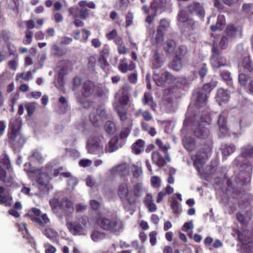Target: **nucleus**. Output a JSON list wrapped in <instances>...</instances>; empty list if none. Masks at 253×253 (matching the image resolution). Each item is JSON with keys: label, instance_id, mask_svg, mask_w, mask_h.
Listing matches in <instances>:
<instances>
[{"label": "nucleus", "instance_id": "1", "mask_svg": "<svg viewBox=\"0 0 253 253\" xmlns=\"http://www.w3.org/2000/svg\"><path fill=\"white\" fill-rule=\"evenodd\" d=\"M250 158L253 159V146L248 144L241 148L240 155L236 157L233 162L234 165L241 169L238 177L241 178L243 183L250 180L253 170L252 165L247 160Z\"/></svg>", "mask_w": 253, "mask_h": 253}, {"label": "nucleus", "instance_id": "2", "mask_svg": "<svg viewBox=\"0 0 253 253\" xmlns=\"http://www.w3.org/2000/svg\"><path fill=\"white\" fill-rule=\"evenodd\" d=\"M130 88L129 85L125 84L123 86L121 89L116 93L115 95L116 100H119V102H116L114 104V107L118 113L121 121L123 123L130 122V120L127 116L126 113L127 107L131 105L128 96Z\"/></svg>", "mask_w": 253, "mask_h": 253}, {"label": "nucleus", "instance_id": "3", "mask_svg": "<svg viewBox=\"0 0 253 253\" xmlns=\"http://www.w3.org/2000/svg\"><path fill=\"white\" fill-rule=\"evenodd\" d=\"M49 204L53 212H57L58 208L65 214L68 215L74 211V203L66 197L64 193L59 192L49 201Z\"/></svg>", "mask_w": 253, "mask_h": 253}, {"label": "nucleus", "instance_id": "4", "mask_svg": "<svg viewBox=\"0 0 253 253\" xmlns=\"http://www.w3.org/2000/svg\"><path fill=\"white\" fill-rule=\"evenodd\" d=\"M97 224L102 229L110 233H117L123 231L124 224L122 220L118 217L111 219L100 217L96 221Z\"/></svg>", "mask_w": 253, "mask_h": 253}, {"label": "nucleus", "instance_id": "5", "mask_svg": "<svg viewBox=\"0 0 253 253\" xmlns=\"http://www.w3.org/2000/svg\"><path fill=\"white\" fill-rule=\"evenodd\" d=\"M124 209L130 211L135 206V200L131 193H129L128 186L126 184L123 183L120 185L118 192Z\"/></svg>", "mask_w": 253, "mask_h": 253}, {"label": "nucleus", "instance_id": "6", "mask_svg": "<svg viewBox=\"0 0 253 253\" xmlns=\"http://www.w3.org/2000/svg\"><path fill=\"white\" fill-rule=\"evenodd\" d=\"M101 136H93L87 140L86 149L87 152L91 154L101 157L104 153V146L102 142Z\"/></svg>", "mask_w": 253, "mask_h": 253}, {"label": "nucleus", "instance_id": "7", "mask_svg": "<svg viewBox=\"0 0 253 253\" xmlns=\"http://www.w3.org/2000/svg\"><path fill=\"white\" fill-rule=\"evenodd\" d=\"M212 55L210 58L211 63L214 68H218L226 65V60L225 58L220 56L221 52L218 47L217 43L213 42L211 49Z\"/></svg>", "mask_w": 253, "mask_h": 253}, {"label": "nucleus", "instance_id": "8", "mask_svg": "<svg viewBox=\"0 0 253 253\" xmlns=\"http://www.w3.org/2000/svg\"><path fill=\"white\" fill-rule=\"evenodd\" d=\"M208 125L206 122H195L192 126V130L194 134L200 139H207L210 136V131L206 126Z\"/></svg>", "mask_w": 253, "mask_h": 253}, {"label": "nucleus", "instance_id": "9", "mask_svg": "<svg viewBox=\"0 0 253 253\" xmlns=\"http://www.w3.org/2000/svg\"><path fill=\"white\" fill-rule=\"evenodd\" d=\"M153 79L156 84L160 86H164L166 84H172L177 80L176 77L168 71L165 72L161 76L154 73Z\"/></svg>", "mask_w": 253, "mask_h": 253}, {"label": "nucleus", "instance_id": "10", "mask_svg": "<svg viewBox=\"0 0 253 253\" xmlns=\"http://www.w3.org/2000/svg\"><path fill=\"white\" fill-rule=\"evenodd\" d=\"M177 20L179 22L183 23L185 28H187V32L191 33V31L196 29V23L189 16L184 10H181L177 16Z\"/></svg>", "mask_w": 253, "mask_h": 253}, {"label": "nucleus", "instance_id": "11", "mask_svg": "<svg viewBox=\"0 0 253 253\" xmlns=\"http://www.w3.org/2000/svg\"><path fill=\"white\" fill-rule=\"evenodd\" d=\"M11 170L10 160L6 154H3L0 157V179L5 181L6 170L10 172Z\"/></svg>", "mask_w": 253, "mask_h": 253}, {"label": "nucleus", "instance_id": "12", "mask_svg": "<svg viewBox=\"0 0 253 253\" xmlns=\"http://www.w3.org/2000/svg\"><path fill=\"white\" fill-rule=\"evenodd\" d=\"M49 175L44 172H40L37 175V180L38 183L40 184L39 189L42 193L48 192L50 189L52 188V186L49 183Z\"/></svg>", "mask_w": 253, "mask_h": 253}, {"label": "nucleus", "instance_id": "13", "mask_svg": "<svg viewBox=\"0 0 253 253\" xmlns=\"http://www.w3.org/2000/svg\"><path fill=\"white\" fill-rule=\"evenodd\" d=\"M202 154L198 153L194 161V165L196 166L198 170L200 171L202 165L205 163L208 157V154L211 151V144L206 145L203 148Z\"/></svg>", "mask_w": 253, "mask_h": 253}, {"label": "nucleus", "instance_id": "14", "mask_svg": "<svg viewBox=\"0 0 253 253\" xmlns=\"http://www.w3.org/2000/svg\"><path fill=\"white\" fill-rule=\"evenodd\" d=\"M33 220L42 226H45L50 222V219L47 214H41V211L36 208H33Z\"/></svg>", "mask_w": 253, "mask_h": 253}, {"label": "nucleus", "instance_id": "15", "mask_svg": "<svg viewBox=\"0 0 253 253\" xmlns=\"http://www.w3.org/2000/svg\"><path fill=\"white\" fill-rule=\"evenodd\" d=\"M187 8L189 12L192 14L196 15L201 18L205 16V11L204 6L199 2H193L189 4Z\"/></svg>", "mask_w": 253, "mask_h": 253}, {"label": "nucleus", "instance_id": "16", "mask_svg": "<svg viewBox=\"0 0 253 253\" xmlns=\"http://www.w3.org/2000/svg\"><path fill=\"white\" fill-rule=\"evenodd\" d=\"M237 238L239 241L244 245L251 243L253 240L251 232L244 228L242 231L237 230Z\"/></svg>", "mask_w": 253, "mask_h": 253}, {"label": "nucleus", "instance_id": "17", "mask_svg": "<svg viewBox=\"0 0 253 253\" xmlns=\"http://www.w3.org/2000/svg\"><path fill=\"white\" fill-rule=\"evenodd\" d=\"M67 225L70 232L74 235H85L86 231L81 224L77 222H67Z\"/></svg>", "mask_w": 253, "mask_h": 253}, {"label": "nucleus", "instance_id": "18", "mask_svg": "<svg viewBox=\"0 0 253 253\" xmlns=\"http://www.w3.org/2000/svg\"><path fill=\"white\" fill-rule=\"evenodd\" d=\"M242 29L241 27L230 25L227 26L224 35L231 40L242 34Z\"/></svg>", "mask_w": 253, "mask_h": 253}, {"label": "nucleus", "instance_id": "19", "mask_svg": "<svg viewBox=\"0 0 253 253\" xmlns=\"http://www.w3.org/2000/svg\"><path fill=\"white\" fill-rule=\"evenodd\" d=\"M9 138L10 143L16 147H21L25 142V138L19 132L10 133Z\"/></svg>", "mask_w": 253, "mask_h": 253}, {"label": "nucleus", "instance_id": "20", "mask_svg": "<svg viewBox=\"0 0 253 253\" xmlns=\"http://www.w3.org/2000/svg\"><path fill=\"white\" fill-rule=\"evenodd\" d=\"M95 85L90 81L85 82L82 86L81 93L85 98L89 97L92 95L94 91Z\"/></svg>", "mask_w": 253, "mask_h": 253}, {"label": "nucleus", "instance_id": "21", "mask_svg": "<svg viewBox=\"0 0 253 253\" xmlns=\"http://www.w3.org/2000/svg\"><path fill=\"white\" fill-rule=\"evenodd\" d=\"M21 126L22 120L20 117L12 118L9 122L8 135L10 133L19 132Z\"/></svg>", "mask_w": 253, "mask_h": 253}, {"label": "nucleus", "instance_id": "22", "mask_svg": "<svg viewBox=\"0 0 253 253\" xmlns=\"http://www.w3.org/2000/svg\"><path fill=\"white\" fill-rule=\"evenodd\" d=\"M121 146L118 144V138L116 137L112 138L105 147L106 153H112L118 150Z\"/></svg>", "mask_w": 253, "mask_h": 253}, {"label": "nucleus", "instance_id": "23", "mask_svg": "<svg viewBox=\"0 0 253 253\" xmlns=\"http://www.w3.org/2000/svg\"><path fill=\"white\" fill-rule=\"evenodd\" d=\"M194 97L196 99V104L200 107H202L207 104L208 95L205 93L198 90Z\"/></svg>", "mask_w": 253, "mask_h": 253}, {"label": "nucleus", "instance_id": "24", "mask_svg": "<svg viewBox=\"0 0 253 253\" xmlns=\"http://www.w3.org/2000/svg\"><path fill=\"white\" fill-rule=\"evenodd\" d=\"M230 95L227 90L220 88L217 90L216 95L217 101H219L220 104L221 102L226 103L228 102Z\"/></svg>", "mask_w": 253, "mask_h": 253}, {"label": "nucleus", "instance_id": "25", "mask_svg": "<svg viewBox=\"0 0 253 253\" xmlns=\"http://www.w3.org/2000/svg\"><path fill=\"white\" fill-rule=\"evenodd\" d=\"M184 147L189 151H192L195 148V142L191 136H185L182 139Z\"/></svg>", "mask_w": 253, "mask_h": 253}, {"label": "nucleus", "instance_id": "26", "mask_svg": "<svg viewBox=\"0 0 253 253\" xmlns=\"http://www.w3.org/2000/svg\"><path fill=\"white\" fill-rule=\"evenodd\" d=\"M5 188L0 186V204L8 206L10 204L12 197L9 194H4Z\"/></svg>", "mask_w": 253, "mask_h": 253}, {"label": "nucleus", "instance_id": "27", "mask_svg": "<svg viewBox=\"0 0 253 253\" xmlns=\"http://www.w3.org/2000/svg\"><path fill=\"white\" fill-rule=\"evenodd\" d=\"M143 193V184L141 182L134 184L133 186V194L135 200V204L137 201V198L142 196Z\"/></svg>", "mask_w": 253, "mask_h": 253}, {"label": "nucleus", "instance_id": "28", "mask_svg": "<svg viewBox=\"0 0 253 253\" xmlns=\"http://www.w3.org/2000/svg\"><path fill=\"white\" fill-rule=\"evenodd\" d=\"M152 158L153 163L159 167H162L165 165V159L159 152H153L152 155Z\"/></svg>", "mask_w": 253, "mask_h": 253}, {"label": "nucleus", "instance_id": "29", "mask_svg": "<svg viewBox=\"0 0 253 253\" xmlns=\"http://www.w3.org/2000/svg\"><path fill=\"white\" fill-rule=\"evenodd\" d=\"M167 0H153L151 3V8L157 12L159 9H162L166 6Z\"/></svg>", "mask_w": 253, "mask_h": 253}, {"label": "nucleus", "instance_id": "30", "mask_svg": "<svg viewBox=\"0 0 253 253\" xmlns=\"http://www.w3.org/2000/svg\"><path fill=\"white\" fill-rule=\"evenodd\" d=\"M217 123L219 126L220 132L222 134L226 133L228 129L226 125V118L225 116L223 114L219 115L217 120Z\"/></svg>", "mask_w": 253, "mask_h": 253}, {"label": "nucleus", "instance_id": "31", "mask_svg": "<svg viewBox=\"0 0 253 253\" xmlns=\"http://www.w3.org/2000/svg\"><path fill=\"white\" fill-rule=\"evenodd\" d=\"M117 173L121 176H126L129 174L130 169L129 166L126 163L118 165L116 167Z\"/></svg>", "mask_w": 253, "mask_h": 253}, {"label": "nucleus", "instance_id": "32", "mask_svg": "<svg viewBox=\"0 0 253 253\" xmlns=\"http://www.w3.org/2000/svg\"><path fill=\"white\" fill-rule=\"evenodd\" d=\"M236 149L233 144H223L221 146L220 150L224 156L227 157L232 154Z\"/></svg>", "mask_w": 253, "mask_h": 253}, {"label": "nucleus", "instance_id": "33", "mask_svg": "<svg viewBox=\"0 0 253 253\" xmlns=\"http://www.w3.org/2000/svg\"><path fill=\"white\" fill-rule=\"evenodd\" d=\"M225 24V19L223 15H219L217 17V22L215 25L211 26V29L212 31H215L217 29H221L222 27Z\"/></svg>", "mask_w": 253, "mask_h": 253}, {"label": "nucleus", "instance_id": "34", "mask_svg": "<svg viewBox=\"0 0 253 253\" xmlns=\"http://www.w3.org/2000/svg\"><path fill=\"white\" fill-rule=\"evenodd\" d=\"M26 25L28 29L25 32L26 38L24 39L23 42L24 44H27L30 43L32 41V36L30 32V30L32 29V20H28L27 22Z\"/></svg>", "mask_w": 253, "mask_h": 253}, {"label": "nucleus", "instance_id": "35", "mask_svg": "<svg viewBox=\"0 0 253 253\" xmlns=\"http://www.w3.org/2000/svg\"><path fill=\"white\" fill-rule=\"evenodd\" d=\"M144 148V142L141 139H138L132 145L133 151L136 154L142 152Z\"/></svg>", "mask_w": 253, "mask_h": 253}, {"label": "nucleus", "instance_id": "36", "mask_svg": "<svg viewBox=\"0 0 253 253\" xmlns=\"http://www.w3.org/2000/svg\"><path fill=\"white\" fill-rule=\"evenodd\" d=\"M142 102L145 105H149L153 110H155L156 104L153 102V97L150 93H145L142 99Z\"/></svg>", "mask_w": 253, "mask_h": 253}, {"label": "nucleus", "instance_id": "37", "mask_svg": "<svg viewBox=\"0 0 253 253\" xmlns=\"http://www.w3.org/2000/svg\"><path fill=\"white\" fill-rule=\"evenodd\" d=\"M19 230L22 232L23 237L28 243H31V235L28 230L25 223H21L19 225Z\"/></svg>", "mask_w": 253, "mask_h": 253}, {"label": "nucleus", "instance_id": "38", "mask_svg": "<svg viewBox=\"0 0 253 253\" xmlns=\"http://www.w3.org/2000/svg\"><path fill=\"white\" fill-rule=\"evenodd\" d=\"M24 108L26 109L28 116L30 117L32 115V106L30 103L27 102H24L19 106L18 111L19 115H22L23 114Z\"/></svg>", "mask_w": 253, "mask_h": 253}, {"label": "nucleus", "instance_id": "39", "mask_svg": "<svg viewBox=\"0 0 253 253\" xmlns=\"http://www.w3.org/2000/svg\"><path fill=\"white\" fill-rule=\"evenodd\" d=\"M175 46V42L173 40H169L165 42L164 45V49L167 52L171 53L174 51Z\"/></svg>", "mask_w": 253, "mask_h": 253}, {"label": "nucleus", "instance_id": "40", "mask_svg": "<svg viewBox=\"0 0 253 253\" xmlns=\"http://www.w3.org/2000/svg\"><path fill=\"white\" fill-rule=\"evenodd\" d=\"M89 119L92 124L95 126H98L102 124L100 116L96 111L90 114Z\"/></svg>", "mask_w": 253, "mask_h": 253}, {"label": "nucleus", "instance_id": "41", "mask_svg": "<svg viewBox=\"0 0 253 253\" xmlns=\"http://www.w3.org/2000/svg\"><path fill=\"white\" fill-rule=\"evenodd\" d=\"M106 236L104 232L95 230L93 231L91 234V238L94 242H97L105 238Z\"/></svg>", "mask_w": 253, "mask_h": 253}, {"label": "nucleus", "instance_id": "42", "mask_svg": "<svg viewBox=\"0 0 253 253\" xmlns=\"http://www.w3.org/2000/svg\"><path fill=\"white\" fill-rule=\"evenodd\" d=\"M164 40V34L160 30H157L155 38L153 39V44L158 46L162 44Z\"/></svg>", "mask_w": 253, "mask_h": 253}, {"label": "nucleus", "instance_id": "43", "mask_svg": "<svg viewBox=\"0 0 253 253\" xmlns=\"http://www.w3.org/2000/svg\"><path fill=\"white\" fill-rule=\"evenodd\" d=\"M153 67L155 69L160 68L163 65L162 61L160 60L158 51L156 50L153 55Z\"/></svg>", "mask_w": 253, "mask_h": 253}, {"label": "nucleus", "instance_id": "44", "mask_svg": "<svg viewBox=\"0 0 253 253\" xmlns=\"http://www.w3.org/2000/svg\"><path fill=\"white\" fill-rule=\"evenodd\" d=\"M44 234L49 239L55 241L58 236V234L56 231L52 228H46L44 231Z\"/></svg>", "mask_w": 253, "mask_h": 253}, {"label": "nucleus", "instance_id": "45", "mask_svg": "<svg viewBox=\"0 0 253 253\" xmlns=\"http://www.w3.org/2000/svg\"><path fill=\"white\" fill-rule=\"evenodd\" d=\"M242 66L245 70L249 72H252L253 71V67L249 56L244 58L242 62Z\"/></svg>", "mask_w": 253, "mask_h": 253}, {"label": "nucleus", "instance_id": "46", "mask_svg": "<svg viewBox=\"0 0 253 253\" xmlns=\"http://www.w3.org/2000/svg\"><path fill=\"white\" fill-rule=\"evenodd\" d=\"M181 59H180L176 57H175V58H174L171 63V68L173 70L177 71L181 69L182 67V64Z\"/></svg>", "mask_w": 253, "mask_h": 253}, {"label": "nucleus", "instance_id": "47", "mask_svg": "<svg viewBox=\"0 0 253 253\" xmlns=\"http://www.w3.org/2000/svg\"><path fill=\"white\" fill-rule=\"evenodd\" d=\"M170 207L172 210V212L174 214L179 213L180 211V204L175 199L172 200Z\"/></svg>", "mask_w": 253, "mask_h": 253}, {"label": "nucleus", "instance_id": "48", "mask_svg": "<svg viewBox=\"0 0 253 253\" xmlns=\"http://www.w3.org/2000/svg\"><path fill=\"white\" fill-rule=\"evenodd\" d=\"M135 67L134 64L132 63L128 65L126 63H122L119 66V70L123 73H126L127 71L133 70Z\"/></svg>", "mask_w": 253, "mask_h": 253}, {"label": "nucleus", "instance_id": "49", "mask_svg": "<svg viewBox=\"0 0 253 253\" xmlns=\"http://www.w3.org/2000/svg\"><path fill=\"white\" fill-rule=\"evenodd\" d=\"M230 39H229L225 35H223L219 41V46L221 49H226L228 45L229 42L230 41Z\"/></svg>", "mask_w": 253, "mask_h": 253}, {"label": "nucleus", "instance_id": "50", "mask_svg": "<svg viewBox=\"0 0 253 253\" xmlns=\"http://www.w3.org/2000/svg\"><path fill=\"white\" fill-rule=\"evenodd\" d=\"M187 49L184 45H180L177 50L175 57L182 59L187 53Z\"/></svg>", "mask_w": 253, "mask_h": 253}, {"label": "nucleus", "instance_id": "51", "mask_svg": "<svg viewBox=\"0 0 253 253\" xmlns=\"http://www.w3.org/2000/svg\"><path fill=\"white\" fill-rule=\"evenodd\" d=\"M52 53L56 56H62L66 54V51L60 48L56 44H54L51 48Z\"/></svg>", "mask_w": 253, "mask_h": 253}, {"label": "nucleus", "instance_id": "52", "mask_svg": "<svg viewBox=\"0 0 253 253\" xmlns=\"http://www.w3.org/2000/svg\"><path fill=\"white\" fill-rule=\"evenodd\" d=\"M169 22L166 19H162L160 20L159 26L157 30H160L164 32L167 31L169 27Z\"/></svg>", "mask_w": 253, "mask_h": 253}, {"label": "nucleus", "instance_id": "53", "mask_svg": "<svg viewBox=\"0 0 253 253\" xmlns=\"http://www.w3.org/2000/svg\"><path fill=\"white\" fill-rule=\"evenodd\" d=\"M105 131L108 133H113L115 131V125L111 121H107L104 126Z\"/></svg>", "mask_w": 253, "mask_h": 253}, {"label": "nucleus", "instance_id": "54", "mask_svg": "<svg viewBox=\"0 0 253 253\" xmlns=\"http://www.w3.org/2000/svg\"><path fill=\"white\" fill-rule=\"evenodd\" d=\"M164 104L170 112H174L176 110V105L173 104L170 98L166 99L164 100Z\"/></svg>", "mask_w": 253, "mask_h": 253}, {"label": "nucleus", "instance_id": "55", "mask_svg": "<svg viewBox=\"0 0 253 253\" xmlns=\"http://www.w3.org/2000/svg\"><path fill=\"white\" fill-rule=\"evenodd\" d=\"M250 79V76L244 73H241L239 75V82L243 86L246 85L247 82L249 81Z\"/></svg>", "mask_w": 253, "mask_h": 253}, {"label": "nucleus", "instance_id": "56", "mask_svg": "<svg viewBox=\"0 0 253 253\" xmlns=\"http://www.w3.org/2000/svg\"><path fill=\"white\" fill-rule=\"evenodd\" d=\"M215 85H212L211 83L205 84L202 88L198 89V90L205 93L208 95L211 90L214 87Z\"/></svg>", "mask_w": 253, "mask_h": 253}, {"label": "nucleus", "instance_id": "57", "mask_svg": "<svg viewBox=\"0 0 253 253\" xmlns=\"http://www.w3.org/2000/svg\"><path fill=\"white\" fill-rule=\"evenodd\" d=\"M194 78H189L188 77L181 78H177V82L179 83L180 84L186 86L191 83L192 81L193 80Z\"/></svg>", "mask_w": 253, "mask_h": 253}, {"label": "nucleus", "instance_id": "58", "mask_svg": "<svg viewBox=\"0 0 253 253\" xmlns=\"http://www.w3.org/2000/svg\"><path fill=\"white\" fill-rule=\"evenodd\" d=\"M220 76L223 80L228 82L229 85H231L232 78L230 72L223 70L220 73Z\"/></svg>", "mask_w": 253, "mask_h": 253}, {"label": "nucleus", "instance_id": "59", "mask_svg": "<svg viewBox=\"0 0 253 253\" xmlns=\"http://www.w3.org/2000/svg\"><path fill=\"white\" fill-rule=\"evenodd\" d=\"M19 97V94L18 92L13 93L10 94L8 100V103L9 105H14L17 102Z\"/></svg>", "mask_w": 253, "mask_h": 253}, {"label": "nucleus", "instance_id": "60", "mask_svg": "<svg viewBox=\"0 0 253 253\" xmlns=\"http://www.w3.org/2000/svg\"><path fill=\"white\" fill-rule=\"evenodd\" d=\"M198 73L201 78L204 77L208 72V68L205 64H201L199 65L198 67Z\"/></svg>", "mask_w": 253, "mask_h": 253}, {"label": "nucleus", "instance_id": "61", "mask_svg": "<svg viewBox=\"0 0 253 253\" xmlns=\"http://www.w3.org/2000/svg\"><path fill=\"white\" fill-rule=\"evenodd\" d=\"M132 173L134 177L138 178L142 174V170L140 167L133 165V169H132Z\"/></svg>", "mask_w": 253, "mask_h": 253}, {"label": "nucleus", "instance_id": "62", "mask_svg": "<svg viewBox=\"0 0 253 253\" xmlns=\"http://www.w3.org/2000/svg\"><path fill=\"white\" fill-rule=\"evenodd\" d=\"M31 76V72L28 71L27 72H23L20 74H18L16 76V79L17 81H20L21 79H22L25 81L29 80Z\"/></svg>", "mask_w": 253, "mask_h": 253}, {"label": "nucleus", "instance_id": "63", "mask_svg": "<svg viewBox=\"0 0 253 253\" xmlns=\"http://www.w3.org/2000/svg\"><path fill=\"white\" fill-rule=\"evenodd\" d=\"M151 182L152 186L154 187L158 188L161 185V179L158 176H152L151 178Z\"/></svg>", "mask_w": 253, "mask_h": 253}, {"label": "nucleus", "instance_id": "64", "mask_svg": "<svg viewBox=\"0 0 253 253\" xmlns=\"http://www.w3.org/2000/svg\"><path fill=\"white\" fill-rule=\"evenodd\" d=\"M79 13L80 17L83 19H86L89 16L88 10L86 7H81Z\"/></svg>", "mask_w": 253, "mask_h": 253}]
</instances>
